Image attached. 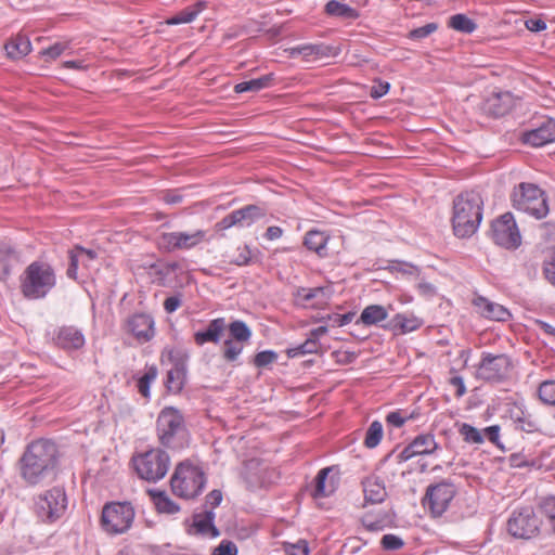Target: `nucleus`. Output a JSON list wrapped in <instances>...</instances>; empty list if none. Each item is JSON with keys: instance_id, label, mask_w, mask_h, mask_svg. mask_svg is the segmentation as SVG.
Instances as JSON below:
<instances>
[{"instance_id": "nucleus-1", "label": "nucleus", "mask_w": 555, "mask_h": 555, "mask_svg": "<svg viewBox=\"0 0 555 555\" xmlns=\"http://www.w3.org/2000/svg\"><path fill=\"white\" fill-rule=\"evenodd\" d=\"M59 464L57 446L48 439H39L27 446L20 459L22 478L36 486L55 476Z\"/></svg>"}, {"instance_id": "nucleus-2", "label": "nucleus", "mask_w": 555, "mask_h": 555, "mask_svg": "<svg viewBox=\"0 0 555 555\" xmlns=\"http://www.w3.org/2000/svg\"><path fill=\"white\" fill-rule=\"evenodd\" d=\"M483 201L476 191L459 194L453 201L452 227L455 236L470 237L482 220Z\"/></svg>"}, {"instance_id": "nucleus-3", "label": "nucleus", "mask_w": 555, "mask_h": 555, "mask_svg": "<svg viewBox=\"0 0 555 555\" xmlns=\"http://www.w3.org/2000/svg\"><path fill=\"white\" fill-rule=\"evenodd\" d=\"M206 481V475L199 466L184 461L176 466L170 479V487L175 495L184 500H193L203 492Z\"/></svg>"}, {"instance_id": "nucleus-4", "label": "nucleus", "mask_w": 555, "mask_h": 555, "mask_svg": "<svg viewBox=\"0 0 555 555\" xmlns=\"http://www.w3.org/2000/svg\"><path fill=\"white\" fill-rule=\"evenodd\" d=\"M54 285V270L47 262H31L21 276V292L27 299L43 298Z\"/></svg>"}, {"instance_id": "nucleus-5", "label": "nucleus", "mask_w": 555, "mask_h": 555, "mask_svg": "<svg viewBox=\"0 0 555 555\" xmlns=\"http://www.w3.org/2000/svg\"><path fill=\"white\" fill-rule=\"evenodd\" d=\"M134 517L135 511L131 502L112 501L102 507L100 526L109 535H120L130 530Z\"/></svg>"}, {"instance_id": "nucleus-6", "label": "nucleus", "mask_w": 555, "mask_h": 555, "mask_svg": "<svg viewBox=\"0 0 555 555\" xmlns=\"http://www.w3.org/2000/svg\"><path fill=\"white\" fill-rule=\"evenodd\" d=\"M511 199L515 209L527 212L535 219L544 218L550 210L545 192L533 183L521 182L516 185Z\"/></svg>"}, {"instance_id": "nucleus-7", "label": "nucleus", "mask_w": 555, "mask_h": 555, "mask_svg": "<svg viewBox=\"0 0 555 555\" xmlns=\"http://www.w3.org/2000/svg\"><path fill=\"white\" fill-rule=\"evenodd\" d=\"M132 463L138 476L149 482H156L163 479L170 464V457L162 449H151L132 456Z\"/></svg>"}, {"instance_id": "nucleus-8", "label": "nucleus", "mask_w": 555, "mask_h": 555, "mask_svg": "<svg viewBox=\"0 0 555 555\" xmlns=\"http://www.w3.org/2000/svg\"><path fill=\"white\" fill-rule=\"evenodd\" d=\"M156 429L159 442L167 448L179 447V438H183L186 429L181 412L172 406L160 411L156 421Z\"/></svg>"}, {"instance_id": "nucleus-9", "label": "nucleus", "mask_w": 555, "mask_h": 555, "mask_svg": "<svg viewBox=\"0 0 555 555\" xmlns=\"http://www.w3.org/2000/svg\"><path fill=\"white\" fill-rule=\"evenodd\" d=\"M513 362L505 353L482 352L477 365L476 377L487 383H502L509 377Z\"/></svg>"}, {"instance_id": "nucleus-10", "label": "nucleus", "mask_w": 555, "mask_h": 555, "mask_svg": "<svg viewBox=\"0 0 555 555\" xmlns=\"http://www.w3.org/2000/svg\"><path fill=\"white\" fill-rule=\"evenodd\" d=\"M455 494V485L448 479H442L426 488L422 505L430 513L431 517L438 518L447 512Z\"/></svg>"}, {"instance_id": "nucleus-11", "label": "nucleus", "mask_w": 555, "mask_h": 555, "mask_svg": "<svg viewBox=\"0 0 555 555\" xmlns=\"http://www.w3.org/2000/svg\"><path fill=\"white\" fill-rule=\"evenodd\" d=\"M542 520L531 506L514 509L507 519V532L515 539L530 540L540 533Z\"/></svg>"}, {"instance_id": "nucleus-12", "label": "nucleus", "mask_w": 555, "mask_h": 555, "mask_svg": "<svg viewBox=\"0 0 555 555\" xmlns=\"http://www.w3.org/2000/svg\"><path fill=\"white\" fill-rule=\"evenodd\" d=\"M67 507V496L64 489L53 487L39 494L35 500V513L43 522H54Z\"/></svg>"}, {"instance_id": "nucleus-13", "label": "nucleus", "mask_w": 555, "mask_h": 555, "mask_svg": "<svg viewBox=\"0 0 555 555\" xmlns=\"http://www.w3.org/2000/svg\"><path fill=\"white\" fill-rule=\"evenodd\" d=\"M207 241V231L202 229H197L192 232H164L156 237V246L159 251L172 253L176 250H189L195 248Z\"/></svg>"}, {"instance_id": "nucleus-14", "label": "nucleus", "mask_w": 555, "mask_h": 555, "mask_svg": "<svg viewBox=\"0 0 555 555\" xmlns=\"http://www.w3.org/2000/svg\"><path fill=\"white\" fill-rule=\"evenodd\" d=\"M492 241L506 249H516L521 244V235L511 212H505L491 223Z\"/></svg>"}, {"instance_id": "nucleus-15", "label": "nucleus", "mask_w": 555, "mask_h": 555, "mask_svg": "<svg viewBox=\"0 0 555 555\" xmlns=\"http://www.w3.org/2000/svg\"><path fill=\"white\" fill-rule=\"evenodd\" d=\"M268 215L266 204H249L224 216L216 223L217 231L228 230L232 227H250Z\"/></svg>"}, {"instance_id": "nucleus-16", "label": "nucleus", "mask_w": 555, "mask_h": 555, "mask_svg": "<svg viewBox=\"0 0 555 555\" xmlns=\"http://www.w3.org/2000/svg\"><path fill=\"white\" fill-rule=\"evenodd\" d=\"M241 476L249 490L266 488L276 478L275 469L264 465L258 459H250L244 463Z\"/></svg>"}, {"instance_id": "nucleus-17", "label": "nucleus", "mask_w": 555, "mask_h": 555, "mask_svg": "<svg viewBox=\"0 0 555 555\" xmlns=\"http://www.w3.org/2000/svg\"><path fill=\"white\" fill-rule=\"evenodd\" d=\"M514 106V95L509 91H499L483 99L479 109L489 117L499 118L508 114Z\"/></svg>"}, {"instance_id": "nucleus-18", "label": "nucleus", "mask_w": 555, "mask_h": 555, "mask_svg": "<svg viewBox=\"0 0 555 555\" xmlns=\"http://www.w3.org/2000/svg\"><path fill=\"white\" fill-rule=\"evenodd\" d=\"M439 449V443L436 441L435 435L431 433H424L417 435L402 451L398 454V462H406L414 456L431 455Z\"/></svg>"}, {"instance_id": "nucleus-19", "label": "nucleus", "mask_w": 555, "mask_h": 555, "mask_svg": "<svg viewBox=\"0 0 555 555\" xmlns=\"http://www.w3.org/2000/svg\"><path fill=\"white\" fill-rule=\"evenodd\" d=\"M126 330L138 341L147 343L155 335L154 320L147 313H134L127 319Z\"/></svg>"}, {"instance_id": "nucleus-20", "label": "nucleus", "mask_w": 555, "mask_h": 555, "mask_svg": "<svg viewBox=\"0 0 555 555\" xmlns=\"http://www.w3.org/2000/svg\"><path fill=\"white\" fill-rule=\"evenodd\" d=\"M555 141V120L548 118L539 127L521 134V142L532 147H541Z\"/></svg>"}, {"instance_id": "nucleus-21", "label": "nucleus", "mask_w": 555, "mask_h": 555, "mask_svg": "<svg viewBox=\"0 0 555 555\" xmlns=\"http://www.w3.org/2000/svg\"><path fill=\"white\" fill-rule=\"evenodd\" d=\"M53 340L56 346L65 350H78L85 345L83 334L74 326L60 327Z\"/></svg>"}, {"instance_id": "nucleus-22", "label": "nucleus", "mask_w": 555, "mask_h": 555, "mask_svg": "<svg viewBox=\"0 0 555 555\" xmlns=\"http://www.w3.org/2000/svg\"><path fill=\"white\" fill-rule=\"evenodd\" d=\"M423 325V320L413 313H397L383 327L391 331L393 334H406L418 330Z\"/></svg>"}, {"instance_id": "nucleus-23", "label": "nucleus", "mask_w": 555, "mask_h": 555, "mask_svg": "<svg viewBox=\"0 0 555 555\" xmlns=\"http://www.w3.org/2000/svg\"><path fill=\"white\" fill-rule=\"evenodd\" d=\"M473 304L477 311L483 317L489 320L493 321H506L511 313L509 311L503 307L502 305L495 304L487 299L482 296H477Z\"/></svg>"}, {"instance_id": "nucleus-24", "label": "nucleus", "mask_w": 555, "mask_h": 555, "mask_svg": "<svg viewBox=\"0 0 555 555\" xmlns=\"http://www.w3.org/2000/svg\"><path fill=\"white\" fill-rule=\"evenodd\" d=\"M364 501L367 504L383 503L387 498L384 481L377 476H369L362 481Z\"/></svg>"}, {"instance_id": "nucleus-25", "label": "nucleus", "mask_w": 555, "mask_h": 555, "mask_svg": "<svg viewBox=\"0 0 555 555\" xmlns=\"http://www.w3.org/2000/svg\"><path fill=\"white\" fill-rule=\"evenodd\" d=\"M225 330V321L223 318L211 320L207 327L203 331H198L194 334V341L198 346H203L206 343H219L223 332Z\"/></svg>"}, {"instance_id": "nucleus-26", "label": "nucleus", "mask_w": 555, "mask_h": 555, "mask_svg": "<svg viewBox=\"0 0 555 555\" xmlns=\"http://www.w3.org/2000/svg\"><path fill=\"white\" fill-rule=\"evenodd\" d=\"M215 512L206 509L202 513H195L193 515V528L195 532L201 535H209L217 538L220 535L219 529L214 525Z\"/></svg>"}, {"instance_id": "nucleus-27", "label": "nucleus", "mask_w": 555, "mask_h": 555, "mask_svg": "<svg viewBox=\"0 0 555 555\" xmlns=\"http://www.w3.org/2000/svg\"><path fill=\"white\" fill-rule=\"evenodd\" d=\"M21 262L20 253L8 243H0V281L5 280L12 268Z\"/></svg>"}, {"instance_id": "nucleus-28", "label": "nucleus", "mask_w": 555, "mask_h": 555, "mask_svg": "<svg viewBox=\"0 0 555 555\" xmlns=\"http://www.w3.org/2000/svg\"><path fill=\"white\" fill-rule=\"evenodd\" d=\"M291 57H296L298 55H302L305 59L313 57L321 59L328 56L331 54L332 48L324 43L319 44H300L297 47H292L285 50Z\"/></svg>"}, {"instance_id": "nucleus-29", "label": "nucleus", "mask_w": 555, "mask_h": 555, "mask_svg": "<svg viewBox=\"0 0 555 555\" xmlns=\"http://www.w3.org/2000/svg\"><path fill=\"white\" fill-rule=\"evenodd\" d=\"M333 470V467H325L319 470L314 478V486L311 491V495L314 499L327 498L333 494L336 490L335 482L333 480L327 481L328 474Z\"/></svg>"}, {"instance_id": "nucleus-30", "label": "nucleus", "mask_w": 555, "mask_h": 555, "mask_svg": "<svg viewBox=\"0 0 555 555\" xmlns=\"http://www.w3.org/2000/svg\"><path fill=\"white\" fill-rule=\"evenodd\" d=\"M186 376V367L184 362L176 361L173 366L167 372L165 382L166 388L173 393L182 390Z\"/></svg>"}, {"instance_id": "nucleus-31", "label": "nucleus", "mask_w": 555, "mask_h": 555, "mask_svg": "<svg viewBox=\"0 0 555 555\" xmlns=\"http://www.w3.org/2000/svg\"><path fill=\"white\" fill-rule=\"evenodd\" d=\"M4 49L10 59L17 60L31 51V43L27 36L18 34L5 43Z\"/></svg>"}, {"instance_id": "nucleus-32", "label": "nucleus", "mask_w": 555, "mask_h": 555, "mask_svg": "<svg viewBox=\"0 0 555 555\" xmlns=\"http://www.w3.org/2000/svg\"><path fill=\"white\" fill-rule=\"evenodd\" d=\"M327 241L328 237L323 232L311 230L305 235L304 245L320 257H325L327 256Z\"/></svg>"}, {"instance_id": "nucleus-33", "label": "nucleus", "mask_w": 555, "mask_h": 555, "mask_svg": "<svg viewBox=\"0 0 555 555\" xmlns=\"http://www.w3.org/2000/svg\"><path fill=\"white\" fill-rule=\"evenodd\" d=\"M149 494L159 513L172 515L180 511V506L165 491L149 490Z\"/></svg>"}, {"instance_id": "nucleus-34", "label": "nucleus", "mask_w": 555, "mask_h": 555, "mask_svg": "<svg viewBox=\"0 0 555 555\" xmlns=\"http://www.w3.org/2000/svg\"><path fill=\"white\" fill-rule=\"evenodd\" d=\"M325 13L344 20H356L359 17V12L354 8L336 0H331L325 4Z\"/></svg>"}, {"instance_id": "nucleus-35", "label": "nucleus", "mask_w": 555, "mask_h": 555, "mask_svg": "<svg viewBox=\"0 0 555 555\" xmlns=\"http://www.w3.org/2000/svg\"><path fill=\"white\" fill-rule=\"evenodd\" d=\"M205 8V3L202 1H197L192 5L186 7L182 11L176 13L171 16L167 24L169 25H178V24H186L191 23L195 20L199 12Z\"/></svg>"}, {"instance_id": "nucleus-36", "label": "nucleus", "mask_w": 555, "mask_h": 555, "mask_svg": "<svg viewBox=\"0 0 555 555\" xmlns=\"http://www.w3.org/2000/svg\"><path fill=\"white\" fill-rule=\"evenodd\" d=\"M273 80L272 74L263 75L259 78L246 80L238 82L234 86V91L236 93H243V92H257L264 88H268L271 85V81Z\"/></svg>"}, {"instance_id": "nucleus-37", "label": "nucleus", "mask_w": 555, "mask_h": 555, "mask_svg": "<svg viewBox=\"0 0 555 555\" xmlns=\"http://www.w3.org/2000/svg\"><path fill=\"white\" fill-rule=\"evenodd\" d=\"M387 317V310L383 306L371 305L363 309L360 315V321L365 325H376L386 320Z\"/></svg>"}, {"instance_id": "nucleus-38", "label": "nucleus", "mask_w": 555, "mask_h": 555, "mask_svg": "<svg viewBox=\"0 0 555 555\" xmlns=\"http://www.w3.org/2000/svg\"><path fill=\"white\" fill-rule=\"evenodd\" d=\"M392 518L388 512L379 513L378 515H374L372 513H366L362 517V524L370 531H378L383 530L389 524H391Z\"/></svg>"}, {"instance_id": "nucleus-39", "label": "nucleus", "mask_w": 555, "mask_h": 555, "mask_svg": "<svg viewBox=\"0 0 555 555\" xmlns=\"http://www.w3.org/2000/svg\"><path fill=\"white\" fill-rule=\"evenodd\" d=\"M448 25L452 29L463 34H472L477 28V24L467 15L462 13L452 15L449 18Z\"/></svg>"}, {"instance_id": "nucleus-40", "label": "nucleus", "mask_w": 555, "mask_h": 555, "mask_svg": "<svg viewBox=\"0 0 555 555\" xmlns=\"http://www.w3.org/2000/svg\"><path fill=\"white\" fill-rule=\"evenodd\" d=\"M231 339L246 343L251 337V331L244 321L235 320L229 325Z\"/></svg>"}, {"instance_id": "nucleus-41", "label": "nucleus", "mask_w": 555, "mask_h": 555, "mask_svg": "<svg viewBox=\"0 0 555 555\" xmlns=\"http://www.w3.org/2000/svg\"><path fill=\"white\" fill-rule=\"evenodd\" d=\"M383 437V425L378 421L371 423L365 433L364 446L366 448H375L382 440Z\"/></svg>"}, {"instance_id": "nucleus-42", "label": "nucleus", "mask_w": 555, "mask_h": 555, "mask_svg": "<svg viewBox=\"0 0 555 555\" xmlns=\"http://www.w3.org/2000/svg\"><path fill=\"white\" fill-rule=\"evenodd\" d=\"M319 348H320V343L308 337L302 344H300L294 348H289L287 350V356L289 358H295V357H299V356L317 353L319 351Z\"/></svg>"}, {"instance_id": "nucleus-43", "label": "nucleus", "mask_w": 555, "mask_h": 555, "mask_svg": "<svg viewBox=\"0 0 555 555\" xmlns=\"http://www.w3.org/2000/svg\"><path fill=\"white\" fill-rule=\"evenodd\" d=\"M538 397L544 404L555 406V380L542 382L538 387Z\"/></svg>"}, {"instance_id": "nucleus-44", "label": "nucleus", "mask_w": 555, "mask_h": 555, "mask_svg": "<svg viewBox=\"0 0 555 555\" xmlns=\"http://www.w3.org/2000/svg\"><path fill=\"white\" fill-rule=\"evenodd\" d=\"M459 433L467 443L480 444L483 442L482 433L467 423H462L459 426Z\"/></svg>"}, {"instance_id": "nucleus-45", "label": "nucleus", "mask_w": 555, "mask_h": 555, "mask_svg": "<svg viewBox=\"0 0 555 555\" xmlns=\"http://www.w3.org/2000/svg\"><path fill=\"white\" fill-rule=\"evenodd\" d=\"M508 464L513 468L539 467L538 461L524 452L512 453L508 456Z\"/></svg>"}, {"instance_id": "nucleus-46", "label": "nucleus", "mask_w": 555, "mask_h": 555, "mask_svg": "<svg viewBox=\"0 0 555 555\" xmlns=\"http://www.w3.org/2000/svg\"><path fill=\"white\" fill-rule=\"evenodd\" d=\"M540 509L546 517L552 531L555 533V496L544 498L540 503Z\"/></svg>"}, {"instance_id": "nucleus-47", "label": "nucleus", "mask_w": 555, "mask_h": 555, "mask_svg": "<svg viewBox=\"0 0 555 555\" xmlns=\"http://www.w3.org/2000/svg\"><path fill=\"white\" fill-rule=\"evenodd\" d=\"M243 344L234 339H227L223 344V358L228 362H234L243 351Z\"/></svg>"}, {"instance_id": "nucleus-48", "label": "nucleus", "mask_w": 555, "mask_h": 555, "mask_svg": "<svg viewBox=\"0 0 555 555\" xmlns=\"http://www.w3.org/2000/svg\"><path fill=\"white\" fill-rule=\"evenodd\" d=\"M260 254L259 250L253 251L248 245L237 247V255L232 260V263L236 266H248L249 263L255 261L256 255Z\"/></svg>"}, {"instance_id": "nucleus-49", "label": "nucleus", "mask_w": 555, "mask_h": 555, "mask_svg": "<svg viewBox=\"0 0 555 555\" xmlns=\"http://www.w3.org/2000/svg\"><path fill=\"white\" fill-rule=\"evenodd\" d=\"M157 376V369L156 366L152 365L150 367H147L146 372L144 373V375L139 379L138 382V389H139V392L147 398L150 397V384L152 380H154Z\"/></svg>"}, {"instance_id": "nucleus-50", "label": "nucleus", "mask_w": 555, "mask_h": 555, "mask_svg": "<svg viewBox=\"0 0 555 555\" xmlns=\"http://www.w3.org/2000/svg\"><path fill=\"white\" fill-rule=\"evenodd\" d=\"M413 414H409L404 410L392 411L387 414L386 422L388 425H391L396 428H400L404 425V423L411 418H413Z\"/></svg>"}, {"instance_id": "nucleus-51", "label": "nucleus", "mask_w": 555, "mask_h": 555, "mask_svg": "<svg viewBox=\"0 0 555 555\" xmlns=\"http://www.w3.org/2000/svg\"><path fill=\"white\" fill-rule=\"evenodd\" d=\"M391 263H392L391 269L396 272L402 273L404 275H414V276L420 275V272H421L420 268L413 263L400 261V260H395Z\"/></svg>"}, {"instance_id": "nucleus-52", "label": "nucleus", "mask_w": 555, "mask_h": 555, "mask_svg": "<svg viewBox=\"0 0 555 555\" xmlns=\"http://www.w3.org/2000/svg\"><path fill=\"white\" fill-rule=\"evenodd\" d=\"M278 359V353L273 350H264L258 352L253 360V363L257 367H264Z\"/></svg>"}, {"instance_id": "nucleus-53", "label": "nucleus", "mask_w": 555, "mask_h": 555, "mask_svg": "<svg viewBox=\"0 0 555 555\" xmlns=\"http://www.w3.org/2000/svg\"><path fill=\"white\" fill-rule=\"evenodd\" d=\"M283 550L286 553V555H308L309 554L308 544L304 540H300L297 543L284 542Z\"/></svg>"}, {"instance_id": "nucleus-54", "label": "nucleus", "mask_w": 555, "mask_h": 555, "mask_svg": "<svg viewBox=\"0 0 555 555\" xmlns=\"http://www.w3.org/2000/svg\"><path fill=\"white\" fill-rule=\"evenodd\" d=\"M321 293H323L322 287H313V288L300 287L297 289L296 296L302 305H306V304L310 302L312 299H314Z\"/></svg>"}, {"instance_id": "nucleus-55", "label": "nucleus", "mask_w": 555, "mask_h": 555, "mask_svg": "<svg viewBox=\"0 0 555 555\" xmlns=\"http://www.w3.org/2000/svg\"><path fill=\"white\" fill-rule=\"evenodd\" d=\"M238 548L233 541L222 540L218 546H216L211 555H237Z\"/></svg>"}, {"instance_id": "nucleus-56", "label": "nucleus", "mask_w": 555, "mask_h": 555, "mask_svg": "<svg viewBox=\"0 0 555 555\" xmlns=\"http://www.w3.org/2000/svg\"><path fill=\"white\" fill-rule=\"evenodd\" d=\"M403 541L395 534H385L380 540V545L387 551H397L403 546Z\"/></svg>"}, {"instance_id": "nucleus-57", "label": "nucleus", "mask_w": 555, "mask_h": 555, "mask_svg": "<svg viewBox=\"0 0 555 555\" xmlns=\"http://www.w3.org/2000/svg\"><path fill=\"white\" fill-rule=\"evenodd\" d=\"M438 28L436 23H428L422 27H417L412 29L409 34V38L411 39H423L435 33Z\"/></svg>"}, {"instance_id": "nucleus-58", "label": "nucleus", "mask_w": 555, "mask_h": 555, "mask_svg": "<svg viewBox=\"0 0 555 555\" xmlns=\"http://www.w3.org/2000/svg\"><path fill=\"white\" fill-rule=\"evenodd\" d=\"M515 423L517 427L526 433H532L538 429V424L530 416H525L524 412L521 415L515 416Z\"/></svg>"}, {"instance_id": "nucleus-59", "label": "nucleus", "mask_w": 555, "mask_h": 555, "mask_svg": "<svg viewBox=\"0 0 555 555\" xmlns=\"http://www.w3.org/2000/svg\"><path fill=\"white\" fill-rule=\"evenodd\" d=\"M66 48H67L66 43L56 42L53 46H51V47H49L47 49H43L40 52V55L46 57V61H52V60L57 59L64 52V50Z\"/></svg>"}, {"instance_id": "nucleus-60", "label": "nucleus", "mask_w": 555, "mask_h": 555, "mask_svg": "<svg viewBox=\"0 0 555 555\" xmlns=\"http://www.w3.org/2000/svg\"><path fill=\"white\" fill-rule=\"evenodd\" d=\"M353 317H354L353 312H347L345 314L333 313V314H327L326 317H323L322 321L332 322L334 325H337V326H344V325L350 323Z\"/></svg>"}, {"instance_id": "nucleus-61", "label": "nucleus", "mask_w": 555, "mask_h": 555, "mask_svg": "<svg viewBox=\"0 0 555 555\" xmlns=\"http://www.w3.org/2000/svg\"><path fill=\"white\" fill-rule=\"evenodd\" d=\"M500 426L492 425L483 429V438L486 437L491 443L496 446L500 449H503V446L500 442Z\"/></svg>"}, {"instance_id": "nucleus-62", "label": "nucleus", "mask_w": 555, "mask_h": 555, "mask_svg": "<svg viewBox=\"0 0 555 555\" xmlns=\"http://www.w3.org/2000/svg\"><path fill=\"white\" fill-rule=\"evenodd\" d=\"M68 257H69V266L67 268L66 274L69 279L76 280L80 256L77 254V251L75 249H72L68 251Z\"/></svg>"}, {"instance_id": "nucleus-63", "label": "nucleus", "mask_w": 555, "mask_h": 555, "mask_svg": "<svg viewBox=\"0 0 555 555\" xmlns=\"http://www.w3.org/2000/svg\"><path fill=\"white\" fill-rule=\"evenodd\" d=\"M390 89V83L387 81H378L376 85L372 86L370 95L373 99H380L385 94L388 93Z\"/></svg>"}, {"instance_id": "nucleus-64", "label": "nucleus", "mask_w": 555, "mask_h": 555, "mask_svg": "<svg viewBox=\"0 0 555 555\" xmlns=\"http://www.w3.org/2000/svg\"><path fill=\"white\" fill-rule=\"evenodd\" d=\"M221 502L222 492L217 489L211 490L205 498V503L206 505H210L211 511H214L215 507L219 506Z\"/></svg>"}]
</instances>
